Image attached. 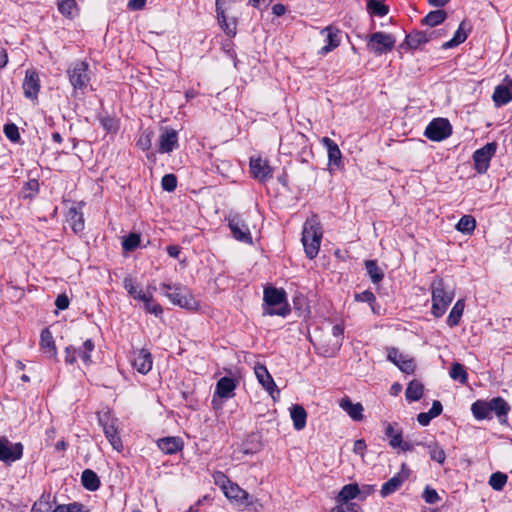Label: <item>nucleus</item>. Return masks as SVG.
Here are the masks:
<instances>
[{"label": "nucleus", "instance_id": "obj_23", "mask_svg": "<svg viewBox=\"0 0 512 512\" xmlns=\"http://www.w3.org/2000/svg\"><path fill=\"white\" fill-rule=\"evenodd\" d=\"M321 33L322 34L326 33V40H325L326 45H324L321 48V50H320L321 54L325 55L340 45V37H339L338 29H336L332 26H328V27H325L321 31Z\"/></svg>", "mask_w": 512, "mask_h": 512}, {"label": "nucleus", "instance_id": "obj_57", "mask_svg": "<svg viewBox=\"0 0 512 512\" xmlns=\"http://www.w3.org/2000/svg\"><path fill=\"white\" fill-rule=\"evenodd\" d=\"M233 2H234V0H216L217 16H220L223 18V14H226V12L231 8V4Z\"/></svg>", "mask_w": 512, "mask_h": 512}, {"label": "nucleus", "instance_id": "obj_7", "mask_svg": "<svg viewBox=\"0 0 512 512\" xmlns=\"http://www.w3.org/2000/svg\"><path fill=\"white\" fill-rule=\"evenodd\" d=\"M95 349L94 342L91 339H87L83 342L80 347L69 345L65 348V363L73 365L77 361V357L81 359L84 365L90 366L93 361L91 354Z\"/></svg>", "mask_w": 512, "mask_h": 512}, {"label": "nucleus", "instance_id": "obj_14", "mask_svg": "<svg viewBox=\"0 0 512 512\" xmlns=\"http://www.w3.org/2000/svg\"><path fill=\"white\" fill-rule=\"evenodd\" d=\"M23 455V445L21 443L12 444L6 437L0 438V461L7 464L21 459Z\"/></svg>", "mask_w": 512, "mask_h": 512}, {"label": "nucleus", "instance_id": "obj_24", "mask_svg": "<svg viewBox=\"0 0 512 512\" xmlns=\"http://www.w3.org/2000/svg\"><path fill=\"white\" fill-rule=\"evenodd\" d=\"M236 381L230 377H222L218 380L215 389V395L220 398H232L236 389Z\"/></svg>", "mask_w": 512, "mask_h": 512}, {"label": "nucleus", "instance_id": "obj_60", "mask_svg": "<svg viewBox=\"0 0 512 512\" xmlns=\"http://www.w3.org/2000/svg\"><path fill=\"white\" fill-rule=\"evenodd\" d=\"M69 298L65 294H60L57 296L55 305L59 310H65L69 307Z\"/></svg>", "mask_w": 512, "mask_h": 512}, {"label": "nucleus", "instance_id": "obj_52", "mask_svg": "<svg viewBox=\"0 0 512 512\" xmlns=\"http://www.w3.org/2000/svg\"><path fill=\"white\" fill-rule=\"evenodd\" d=\"M161 186L163 190L172 192L177 187V177L174 174H166L162 177Z\"/></svg>", "mask_w": 512, "mask_h": 512}, {"label": "nucleus", "instance_id": "obj_36", "mask_svg": "<svg viewBox=\"0 0 512 512\" xmlns=\"http://www.w3.org/2000/svg\"><path fill=\"white\" fill-rule=\"evenodd\" d=\"M465 308V303L463 299H459L454 306L452 307L448 317H447V324L450 327H455L459 324L461 317L463 315Z\"/></svg>", "mask_w": 512, "mask_h": 512}, {"label": "nucleus", "instance_id": "obj_64", "mask_svg": "<svg viewBox=\"0 0 512 512\" xmlns=\"http://www.w3.org/2000/svg\"><path fill=\"white\" fill-rule=\"evenodd\" d=\"M443 407L440 401L435 400L432 403L431 409L428 411V413L433 417H437L442 413Z\"/></svg>", "mask_w": 512, "mask_h": 512}, {"label": "nucleus", "instance_id": "obj_44", "mask_svg": "<svg viewBox=\"0 0 512 512\" xmlns=\"http://www.w3.org/2000/svg\"><path fill=\"white\" fill-rule=\"evenodd\" d=\"M476 227V221L471 215H464L456 224V229L464 234H471Z\"/></svg>", "mask_w": 512, "mask_h": 512}, {"label": "nucleus", "instance_id": "obj_49", "mask_svg": "<svg viewBox=\"0 0 512 512\" xmlns=\"http://www.w3.org/2000/svg\"><path fill=\"white\" fill-rule=\"evenodd\" d=\"M143 307L147 313L153 314L156 317L161 316L163 313V308L161 307V305L154 301L153 293L151 294L149 300H145L143 302Z\"/></svg>", "mask_w": 512, "mask_h": 512}, {"label": "nucleus", "instance_id": "obj_21", "mask_svg": "<svg viewBox=\"0 0 512 512\" xmlns=\"http://www.w3.org/2000/svg\"><path fill=\"white\" fill-rule=\"evenodd\" d=\"M344 329L345 327L343 322L337 323L332 327V335L335 340L330 347L324 350V354L326 356H335L339 352L344 339Z\"/></svg>", "mask_w": 512, "mask_h": 512}, {"label": "nucleus", "instance_id": "obj_63", "mask_svg": "<svg viewBox=\"0 0 512 512\" xmlns=\"http://www.w3.org/2000/svg\"><path fill=\"white\" fill-rule=\"evenodd\" d=\"M366 448H367V445H366L365 441L363 439H358L354 442L353 452L355 454H359V455L363 456Z\"/></svg>", "mask_w": 512, "mask_h": 512}, {"label": "nucleus", "instance_id": "obj_46", "mask_svg": "<svg viewBox=\"0 0 512 512\" xmlns=\"http://www.w3.org/2000/svg\"><path fill=\"white\" fill-rule=\"evenodd\" d=\"M365 268L373 283H379L383 279V272L378 267L376 261L367 260L365 262Z\"/></svg>", "mask_w": 512, "mask_h": 512}, {"label": "nucleus", "instance_id": "obj_12", "mask_svg": "<svg viewBox=\"0 0 512 512\" xmlns=\"http://www.w3.org/2000/svg\"><path fill=\"white\" fill-rule=\"evenodd\" d=\"M228 226L231 230L233 237L236 240L247 243V244L252 243V236H251L250 230L240 215H238V214L229 215Z\"/></svg>", "mask_w": 512, "mask_h": 512}, {"label": "nucleus", "instance_id": "obj_19", "mask_svg": "<svg viewBox=\"0 0 512 512\" xmlns=\"http://www.w3.org/2000/svg\"><path fill=\"white\" fill-rule=\"evenodd\" d=\"M22 88L26 98L37 99L40 90V78L35 70L26 71Z\"/></svg>", "mask_w": 512, "mask_h": 512}, {"label": "nucleus", "instance_id": "obj_15", "mask_svg": "<svg viewBox=\"0 0 512 512\" xmlns=\"http://www.w3.org/2000/svg\"><path fill=\"white\" fill-rule=\"evenodd\" d=\"M250 172L253 178L261 183H265L273 177V169L268 161L261 157L250 158Z\"/></svg>", "mask_w": 512, "mask_h": 512}, {"label": "nucleus", "instance_id": "obj_4", "mask_svg": "<svg viewBox=\"0 0 512 512\" xmlns=\"http://www.w3.org/2000/svg\"><path fill=\"white\" fill-rule=\"evenodd\" d=\"M322 240V229L315 219H309L305 222L302 232V243L305 253L309 259L318 255Z\"/></svg>", "mask_w": 512, "mask_h": 512}, {"label": "nucleus", "instance_id": "obj_42", "mask_svg": "<svg viewBox=\"0 0 512 512\" xmlns=\"http://www.w3.org/2000/svg\"><path fill=\"white\" fill-rule=\"evenodd\" d=\"M431 460L443 464L446 460V453L444 449L437 443L432 442L426 445Z\"/></svg>", "mask_w": 512, "mask_h": 512}, {"label": "nucleus", "instance_id": "obj_37", "mask_svg": "<svg viewBox=\"0 0 512 512\" xmlns=\"http://www.w3.org/2000/svg\"><path fill=\"white\" fill-rule=\"evenodd\" d=\"M429 41V37L425 32L414 31L406 36L405 43L410 49H417L422 44Z\"/></svg>", "mask_w": 512, "mask_h": 512}, {"label": "nucleus", "instance_id": "obj_59", "mask_svg": "<svg viewBox=\"0 0 512 512\" xmlns=\"http://www.w3.org/2000/svg\"><path fill=\"white\" fill-rule=\"evenodd\" d=\"M355 299H356V301L367 302L370 304H372L376 300L375 295L369 290H366L359 294H356Z\"/></svg>", "mask_w": 512, "mask_h": 512}, {"label": "nucleus", "instance_id": "obj_30", "mask_svg": "<svg viewBox=\"0 0 512 512\" xmlns=\"http://www.w3.org/2000/svg\"><path fill=\"white\" fill-rule=\"evenodd\" d=\"M360 493L359 487L357 484H348L345 485L337 496V504H353L350 502L352 499L356 498V496Z\"/></svg>", "mask_w": 512, "mask_h": 512}, {"label": "nucleus", "instance_id": "obj_54", "mask_svg": "<svg viewBox=\"0 0 512 512\" xmlns=\"http://www.w3.org/2000/svg\"><path fill=\"white\" fill-rule=\"evenodd\" d=\"M84 506L80 503H71L68 505H59L53 512H84Z\"/></svg>", "mask_w": 512, "mask_h": 512}, {"label": "nucleus", "instance_id": "obj_17", "mask_svg": "<svg viewBox=\"0 0 512 512\" xmlns=\"http://www.w3.org/2000/svg\"><path fill=\"white\" fill-rule=\"evenodd\" d=\"M254 372L257 380L262 385V387L269 393V395L275 399V394L277 396L280 395V390L277 388L272 376L267 370L266 366L257 364L254 368Z\"/></svg>", "mask_w": 512, "mask_h": 512}, {"label": "nucleus", "instance_id": "obj_43", "mask_svg": "<svg viewBox=\"0 0 512 512\" xmlns=\"http://www.w3.org/2000/svg\"><path fill=\"white\" fill-rule=\"evenodd\" d=\"M218 22L222 30L230 37L236 35L237 20L235 17L229 18L226 14H223V18L217 16Z\"/></svg>", "mask_w": 512, "mask_h": 512}, {"label": "nucleus", "instance_id": "obj_35", "mask_svg": "<svg viewBox=\"0 0 512 512\" xmlns=\"http://www.w3.org/2000/svg\"><path fill=\"white\" fill-rule=\"evenodd\" d=\"M81 482L82 485L89 491H96L100 486L99 477L94 471L90 469H86L82 472Z\"/></svg>", "mask_w": 512, "mask_h": 512}, {"label": "nucleus", "instance_id": "obj_3", "mask_svg": "<svg viewBox=\"0 0 512 512\" xmlns=\"http://www.w3.org/2000/svg\"><path fill=\"white\" fill-rule=\"evenodd\" d=\"M432 314L439 318L444 315L454 298L453 289H448L443 279H435L431 284Z\"/></svg>", "mask_w": 512, "mask_h": 512}, {"label": "nucleus", "instance_id": "obj_39", "mask_svg": "<svg viewBox=\"0 0 512 512\" xmlns=\"http://www.w3.org/2000/svg\"><path fill=\"white\" fill-rule=\"evenodd\" d=\"M468 37V33L465 30V22H462L456 32L454 33V36L451 40L445 42L442 47L444 49H449L458 46L459 44L463 43Z\"/></svg>", "mask_w": 512, "mask_h": 512}, {"label": "nucleus", "instance_id": "obj_53", "mask_svg": "<svg viewBox=\"0 0 512 512\" xmlns=\"http://www.w3.org/2000/svg\"><path fill=\"white\" fill-rule=\"evenodd\" d=\"M4 134L5 136L11 140L12 142H18L20 139V134L18 127L14 123H8L4 125Z\"/></svg>", "mask_w": 512, "mask_h": 512}, {"label": "nucleus", "instance_id": "obj_9", "mask_svg": "<svg viewBox=\"0 0 512 512\" xmlns=\"http://www.w3.org/2000/svg\"><path fill=\"white\" fill-rule=\"evenodd\" d=\"M395 42L396 40L393 35L379 31L369 36L367 47L376 55H382L392 51Z\"/></svg>", "mask_w": 512, "mask_h": 512}, {"label": "nucleus", "instance_id": "obj_33", "mask_svg": "<svg viewBox=\"0 0 512 512\" xmlns=\"http://www.w3.org/2000/svg\"><path fill=\"white\" fill-rule=\"evenodd\" d=\"M223 493L227 498L241 503H244L249 498V494L234 482H231Z\"/></svg>", "mask_w": 512, "mask_h": 512}, {"label": "nucleus", "instance_id": "obj_28", "mask_svg": "<svg viewBox=\"0 0 512 512\" xmlns=\"http://www.w3.org/2000/svg\"><path fill=\"white\" fill-rule=\"evenodd\" d=\"M40 345L49 357H55L57 354V350L55 347V342L51 331L48 328H45L41 331L40 336Z\"/></svg>", "mask_w": 512, "mask_h": 512}, {"label": "nucleus", "instance_id": "obj_25", "mask_svg": "<svg viewBox=\"0 0 512 512\" xmlns=\"http://www.w3.org/2000/svg\"><path fill=\"white\" fill-rule=\"evenodd\" d=\"M339 406L354 421H361L363 419L364 408L361 403H352L348 397H344L340 400Z\"/></svg>", "mask_w": 512, "mask_h": 512}, {"label": "nucleus", "instance_id": "obj_61", "mask_svg": "<svg viewBox=\"0 0 512 512\" xmlns=\"http://www.w3.org/2000/svg\"><path fill=\"white\" fill-rule=\"evenodd\" d=\"M137 145L142 150H148L151 147V137L150 134H143L140 136Z\"/></svg>", "mask_w": 512, "mask_h": 512}, {"label": "nucleus", "instance_id": "obj_13", "mask_svg": "<svg viewBox=\"0 0 512 512\" xmlns=\"http://www.w3.org/2000/svg\"><path fill=\"white\" fill-rule=\"evenodd\" d=\"M497 144L495 142L487 143L482 148L477 149L473 154L475 169L478 173H485L493 155L496 153Z\"/></svg>", "mask_w": 512, "mask_h": 512}, {"label": "nucleus", "instance_id": "obj_47", "mask_svg": "<svg viewBox=\"0 0 512 512\" xmlns=\"http://www.w3.org/2000/svg\"><path fill=\"white\" fill-rule=\"evenodd\" d=\"M367 10L370 14L383 17L388 13V7L380 0H368Z\"/></svg>", "mask_w": 512, "mask_h": 512}, {"label": "nucleus", "instance_id": "obj_40", "mask_svg": "<svg viewBox=\"0 0 512 512\" xmlns=\"http://www.w3.org/2000/svg\"><path fill=\"white\" fill-rule=\"evenodd\" d=\"M53 503L54 498L50 494H44L34 503L31 512H53Z\"/></svg>", "mask_w": 512, "mask_h": 512}, {"label": "nucleus", "instance_id": "obj_55", "mask_svg": "<svg viewBox=\"0 0 512 512\" xmlns=\"http://www.w3.org/2000/svg\"><path fill=\"white\" fill-rule=\"evenodd\" d=\"M213 479L215 484L218 485L222 491H224L232 482L223 472L220 471L213 474Z\"/></svg>", "mask_w": 512, "mask_h": 512}, {"label": "nucleus", "instance_id": "obj_41", "mask_svg": "<svg viewBox=\"0 0 512 512\" xmlns=\"http://www.w3.org/2000/svg\"><path fill=\"white\" fill-rule=\"evenodd\" d=\"M447 17V14L444 10H434L429 12L423 19L422 23L428 25L430 27L437 26L441 24Z\"/></svg>", "mask_w": 512, "mask_h": 512}, {"label": "nucleus", "instance_id": "obj_8", "mask_svg": "<svg viewBox=\"0 0 512 512\" xmlns=\"http://www.w3.org/2000/svg\"><path fill=\"white\" fill-rule=\"evenodd\" d=\"M99 423L113 449L120 452L123 449V443L119 436L118 420L111 417L109 413H105L99 416Z\"/></svg>", "mask_w": 512, "mask_h": 512}, {"label": "nucleus", "instance_id": "obj_29", "mask_svg": "<svg viewBox=\"0 0 512 512\" xmlns=\"http://www.w3.org/2000/svg\"><path fill=\"white\" fill-rule=\"evenodd\" d=\"M67 222L75 233L83 231L85 226L83 214L75 207L69 209Z\"/></svg>", "mask_w": 512, "mask_h": 512}, {"label": "nucleus", "instance_id": "obj_27", "mask_svg": "<svg viewBox=\"0 0 512 512\" xmlns=\"http://www.w3.org/2000/svg\"><path fill=\"white\" fill-rule=\"evenodd\" d=\"M157 446L165 454H174L182 449V441L177 437H165L157 441Z\"/></svg>", "mask_w": 512, "mask_h": 512}, {"label": "nucleus", "instance_id": "obj_62", "mask_svg": "<svg viewBox=\"0 0 512 512\" xmlns=\"http://www.w3.org/2000/svg\"><path fill=\"white\" fill-rule=\"evenodd\" d=\"M26 189H28L30 192L28 194H26L25 197H32L39 190V183H38V181L35 180V179L29 180L26 183Z\"/></svg>", "mask_w": 512, "mask_h": 512}, {"label": "nucleus", "instance_id": "obj_26", "mask_svg": "<svg viewBox=\"0 0 512 512\" xmlns=\"http://www.w3.org/2000/svg\"><path fill=\"white\" fill-rule=\"evenodd\" d=\"M512 100V82L510 85H498L493 93V101L497 106H502Z\"/></svg>", "mask_w": 512, "mask_h": 512}, {"label": "nucleus", "instance_id": "obj_10", "mask_svg": "<svg viewBox=\"0 0 512 512\" xmlns=\"http://www.w3.org/2000/svg\"><path fill=\"white\" fill-rule=\"evenodd\" d=\"M452 133L451 124L447 119L437 118L432 120L426 127L424 135L432 141H442Z\"/></svg>", "mask_w": 512, "mask_h": 512}, {"label": "nucleus", "instance_id": "obj_6", "mask_svg": "<svg viewBox=\"0 0 512 512\" xmlns=\"http://www.w3.org/2000/svg\"><path fill=\"white\" fill-rule=\"evenodd\" d=\"M67 76L74 91L84 92L91 80V70L88 62L77 60L67 69Z\"/></svg>", "mask_w": 512, "mask_h": 512}, {"label": "nucleus", "instance_id": "obj_1", "mask_svg": "<svg viewBox=\"0 0 512 512\" xmlns=\"http://www.w3.org/2000/svg\"><path fill=\"white\" fill-rule=\"evenodd\" d=\"M510 411V406L507 401L502 397H494L490 400H476L471 405V412L473 417L478 420H490L493 414L498 418L501 424L507 422V415Z\"/></svg>", "mask_w": 512, "mask_h": 512}, {"label": "nucleus", "instance_id": "obj_50", "mask_svg": "<svg viewBox=\"0 0 512 512\" xmlns=\"http://www.w3.org/2000/svg\"><path fill=\"white\" fill-rule=\"evenodd\" d=\"M76 7V0H62L58 3L59 12L66 17H71Z\"/></svg>", "mask_w": 512, "mask_h": 512}, {"label": "nucleus", "instance_id": "obj_22", "mask_svg": "<svg viewBox=\"0 0 512 512\" xmlns=\"http://www.w3.org/2000/svg\"><path fill=\"white\" fill-rule=\"evenodd\" d=\"M321 143L327 149L329 165L340 167L342 163V154L338 145L328 137H323Z\"/></svg>", "mask_w": 512, "mask_h": 512}, {"label": "nucleus", "instance_id": "obj_51", "mask_svg": "<svg viewBox=\"0 0 512 512\" xmlns=\"http://www.w3.org/2000/svg\"><path fill=\"white\" fill-rule=\"evenodd\" d=\"M140 244V236L136 233H131L123 239L122 246L125 251H133Z\"/></svg>", "mask_w": 512, "mask_h": 512}, {"label": "nucleus", "instance_id": "obj_45", "mask_svg": "<svg viewBox=\"0 0 512 512\" xmlns=\"http://www.w3.org/2000/svg\"><path fill=\"white\" fill-rule=\"evenodd\" d=\"M449 375L453 380L459 381L461 384H466L468 381V374L464 366L458 362L452 364Z\"/></svg>", "mask_w": 512, "mask_h": 512}, {"label": "nucleus", "instance_id": "obj_31", "mask_svg": "<svg viewBox=\"0 0 512 512\" xmlns=\"http://www.w3.org/2000/svg\"><path fill=\"white\" fill-rule=\"evenodd\" d=\"M384 433L389 438V445L396 449L402 439V429L398 428L397 423H384Z\"/></svg>", "mask_w": 512, "mask_h": 512}, {"label": "nucleus", "instance_id": "obj_5", "mask_svg": "<svg viewBox=\"0 0 512 512\" xmlns=\"http://www.w3.org/2000/svg\"><path fill=\"white\" fill-rule=\"evenodd\" d=\"M161 289L164 296H166L174 305L189 310L198 308V302L194 296L187 289L181 287L180 285H170L163 283L161 284Z\"/></svg>", "mask_w": 512, "mask_h": 512}, {"label": "nucleus", "instance_id": "obj_16", "mask_svg": "<svg viewBox=\"0 0 512 512\" xmlns=\"http://www.w3.org/2000/svg\"><path fill=\"white\" fill-rule=\"evenodd\" d=\"M387 359L406 374H413L415 371L416 365L413 358L400 353L397 348H390L388 350Z\"/></svg>", "mask_w": 512, "mask_h": 512}, {"label": "nucleus", "instance_id": "obj_32", "mask_svg": "<svg viewBox=\"0 0 512 512\" xmlns=\"http://www.w3.org/2000/svg\"><path fill=\"white\" fill-rule=\"evenodd\" d=\"M290 415L294 428L298 431L302 430L306 425L307 413L301 405H293L290 408Z\"/></svg>", "mask_w": 512, "mask_h": 512}, {"label": "nucleus", "instance_id": "obj_38", "mask_svg": "<svg viewBox=\"0 0 512 512\" xmlns=\"http://www.w3.org/2000/svg\"><path fill=\"white\" fill-rule=\"evenodd\" d=\"M404 482V478L400 476V474L394 475L391 479L385 482L381 488V496L387 497L397 491L402 483Z\"/></svg>", "mask_w": 512, "mask_h": 512}, {"label": "nucleus", "instance_id": "obj_58", "mask_svg": "<svg viewBox=\"0 0 512 512\" xmlns=\"http://www.w3.org/2000/svg\"><path fill=\"white\" fill-rule=\"evenodd\" d=\"M330 512H361L357 504H337Z\"/></svg>", "mask_w": 512, "mask_h": 512}, {"label": "nucleus", "instance_id": "obj_34", "mask_svg": "<svg viewBox=\"0 0 512 512\" xmlns=\"http://www.w3.org/2000/svg\"><path fill=\"white\" fill-rule=\"evenodd\" d=\"M424 391V385L419 380H412L409 382L406 391L405 397L409 402H415L422 398Z\"/></svg>", "mask_w": 512, "mask_h": 512}, {"label": "nucleus", "instance_id": "obj_2", "mask_svg": "<svg viewBox=\"0 0 512 512\" xmlns=\"http://www.w3.org/2000/svg\"><path fill=\"white\" fill-rule=\"evenodd\" d=\"M263 301V315L286 317L290 313L287 294L283 289L266 287Z\"/></svg>", "mask_w": 512, "mask_h": 512}, {"label": "nucleus", "instance_id": "obj_20", "mask_svg": "<svg viewBox=\"0 0 512 512\" xmlns=\"http://www.w3.org/2000/svg\"><path fill=\"white\" fill-rule=\"evenodd\" d=\"M178 146V135L173 129L165 130L159 138V151L170 153Z\"/></svg>", "mask_w": 512, "mask_h": 512}, {"label": "nucleus", "instance_id": "obj_18", "mask_svg": "<svg viewBox=\"0 0 512 512\" xmlns=\"http://www.w3.org/2000/svg\"><path fill=\"white\" fill-rule=\"evenodd\" d=\"M123 287L134 300L141 301L142 303L145 300H149L151 294L155 287H148L146 291H144L140 286L136 285L134 279L131 276H126L123 280Z\"/></svg>", "mask_w": 512, "mask_h": 512}, {"label": "nucleus", "instance_id": "obj_56", "mask_svg": "<svg viewBox=\"0 0 512 512\" xmlns=\"http://www.w3.org/2000/svg\"><path fill=\"white\" fill-rule=\"evenodd\" d=\"M422 496L425 502L428 504H435L440 499L437 491L430 487L425 488Z\"/></svg>", "mask_w": 512, "mask_h": 512}, {"label": "nucleus", "instance_id": "obj_48", "mask_svg": "<svg viewBox=\"0 0 512 512\" xmlns=\"http://www.w3.org/2000/svg\"><path fill=\"white\" fill-rule=\"evenodd\" d=\"M507 475L502 472H495L489 478V485L495 491L503 490L504 486L507 483Z\"/></svg>", "mask_w": 512, "mask_h": 512}, {"label": "nucleus", "instance_id": "obj_11", "mask_svg": "<svg viewBox=\"0 0 512 512\" xmlns=\"http://www.w3.org/2000/svg\"><path fill=\"white\" fill-rule=\"evenodd\" d=\"M130 362L132 367L139 373L146 375L153 366L152 355L145 348L134 349L130 353Z\"/></svg>", "mask_w": 512, "mask_h": 512}]
</instances>
